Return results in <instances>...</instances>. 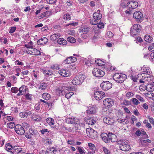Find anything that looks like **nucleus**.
<instances>
[{
  "instance_id": "32",
  "label": "nucleus",
  "mask_w": 154,
  "mask_h": 154,
  "mask_svg": "<svg viewBox=\"0 0 154 154\" xmlns=\"http://www.w3.org/2000/svg\"><path fill=\"white\" fill-rule=\"evenodd\" d=\"M109 142L110 141L112 142L116 141V136L115 134H109Z\"/></svg>"
},
{
  "instance_id": "5",
  "label": "nucleus",
  "mask_w": 154,
  "mask_h": 154,
  "mask_svg": "<svg viewBox=\"0 0 154 154\" xmlns=\"http://www.w3.org/2000/svg\"><path fill=\"white\" fill-rule=\"evenodd\" d=\"M141 26L139 24H134L131 28V34L133 36L137 35L141 30Z\"/></svg>"
},
{
  "instance_id": "12",
  "label": "nucleus",
  "mask_w": 154,
  "mask_h": 154,
  "mask_svg": "<svg viewBox=\"0 0 154 154\" xmlns=\"http://www.w3.org/2000/svg\"><path fill=\"white\" fill-rule=\"evenodd\" d=\"M133 17L137 22H140L143 20L144 18L143 14L140 11L135 12L133 14Z\"/></svg>"
},
{
  "instance_id": "46",
  "label": "nucleus",
  "mask_w": 154,
  "mask_h": 154,
  "mask_svg": "<svg viewBox=\"0 0 154 154\" xmlns=\"http://www.w3.org/2000/svg\"><path fill=\"white\" fill-rule=\"evenodd\" d=\"M134 95V93L131 92H127L126 94V97L128 99L132 97Z\"/></svg>"
},
{
  "instance_id": "22",
  "label": "nucleus",
  "mask_w": 154,
  "mask_h": 154,
  "mask_svg": "<svg viewBox=\"0 0 154 154\" xmlns=\"http://www.w3.org/2000/svg\"><path fill=\"white\" fill-rule=\"evenodd\" d=\"M89 31V28L87 26H84L82 30V32L83 33L82 35V38H86L88 36L87 34V32Z\"/></svg>"
},
{
  "instance_id": "23",
  "label": "nucleus",
  "mask_w": 154,
  "mask_h": 154,
  "mask_svg": "<svg viewBox=\"0 0 154 154\" xmlns=\"http://www.w3.org/2000/svg\"><path fill=\"white\" fill-rule=\"evenodd\" d=\"M100 10H98L97 12L94 13L93 15L94 18L98 20H100L102 17V14L100 13Z\"/></svg>"
},
{
  "instance_id": "55",
  "label": "nucleus",
  "mask_w": 154,
  "mask_h": 154,
  "mask_svg": "<svg viewBox=\"0 0 154 154\" xmlns=\"http://www.w3.org/2000/svg\"><path fill=\"white\" fill-rule=\"evenodd\" d=\"M19 90L18 88L16 87H13L11 88V91L12 92L14 93H17Z\"/></svg>"
},
{
  "instance_id": "20",
  "label": "nucleus",
  "mask_w": 154,
  "mask_h": 154,
  "mask_svg": "<svg viewBox=\"0 0 154 154\" xmlns=\"http://www.w3.org/2000/svg\"><path fill=\"white\" fill-rule=\"evenodd\" d=\"M128 4H129V8L130 9H134L138 6V3L134 1H130L128 2Z\"/></svg>"
},
{
  "instance_id": "43",
  "label": "nucleus",
  "mask_w": 154,
  "mask_h": 154,
  "mask_svg": "<svg viewBox=\"0 0 154 154\" xmlns=\"http://www.w3.org/2000/svg\"><path fill=\"white\" fill-rule=\"evenodd\" d=\"M42 97L46 100H48L50 98V95L49 94L45 93L42 94Z\"/></svg>"
},
{
  "instance_id": "14",
  "label": "nucleus",
  "mask_w": 154,
  "mask_h": 154,
  "mask_svg": "<svg viewBox=\"0 0 154 154\" xmlns=\"http://www.w3.org/2000/svg\"><path fill=\"white\" fill-rule=\"evenodd\" d=\"M105 96V93L102 91H96L94 93V97L97 100H100Z\"/></svg>"
},
{
  "instance_id": "25",
  "label": "nucleus",
  "mask_w": 154,
  "mask_h": 154,
  "mask_svg": "<svg viewBox=\"0 0 154 154\" xmlns=\"http://www.w3.org/2000/svg\"><path fill=\"white\" fill-rule=\"evenodd\" d=\"M31 114L30 111H27L21 112L19 114L20 116L23 118H26L27 117Z\"/></svg>"
},
{
  "instance_id": "26",
  "label": "nucleus",
  "mask_w": 154,
  "mask_h": 154,
  "mask_svg": "<svg viewBox=\"0 0 154 154\" xmlns=\"http://www.w3.org/2000/svg\"><path fill=\"white\" fill-rule=\"evenodd\" d=\"M51 14V11H47L46 12L42 13L41 14L38 16V18L39 19H41L42 18L44 17L47 18Z\"/></svg>"
},
{
  "instance_id": "41",
  "label": "nucleus",
  "mask_w": 154,
  "mask_h": 154,
  "mask_svg": "<svg viewBox=\"0 0 154 154\" xmlns=\"http://www.w3.org/2000/svg\"><path fill=\"white\" fill-rule=\"evenodd\" d=\"M24 46L26 48L30 49V50L34 47L33 43L31 41L28 42L27 44H25Z\"/></svg>"
},
{
  "instance_id": "24",
  "label": "nucleus",
  "mask_w": 154,
  "mask_h": 154,
  "mask_svg": "<svg viewBox=\"0 0 154 154\" xmlns=\"http://www.w3.org/2000/svg\"><path fill=\"white\" fill-rule=\"evenodd\" d=\"M109 134L103 133L101 134V137L103 140L105 142L109 143Z\"/></svg>"
},
{
  "instance_id": "50",
  "label": "nucleus",
  "mask_w": 154,
  "mask_h": 154,
  "mask_svg": "<svg viewBox=\"0 0 154 154\" xmlns=\"http://www.w3.org/2000/svg\"><path fill=\"white\" fill-rule=\"evenodd\" d=\"M149 50L152 52V53H154V44H152L148 47Z\"/></svg>"
},
{
  "instance_id": "45",
  "label": "nucleus",
  "mask_w": 154,
  "mask_h": 154,
  "mask_svg": "<svg viewBox=\"0 0 154 154\" xmlns=\"http://www.w3.org/2000/svg\"><path fill=\"white\" fill-rule=\"evenodd\" d=\"M43 73L46 76H49L52 74V72L49 70H44L43 71Z\"/></svg>"
},
{
  "instance_id": "51",
  "label": "nucleus",
  "mask_w": 154,
  "mask_h": 154,
  "mask_svg": "<svg viewBox=\"0 0 154 154\" xmlns=\"http://www.w3.org/2000/svg\"><path fill=\"white\" fill-rule=\"evenodd\" d=\"M128 2H123L121 3V5L123 8H129V4H128Z\"/></svg>"
},
{
  "instance_id": "58",
  "label": "nucleus",
  "mask_w": 154,
  "mask_h": 154,
  "mask_svg": "<svg viewBox=\"0 0 154 154\" xmlns=\"http://www.w3.org/2000/svg\"><path fill=\"white\" fill-rule=\"evenodd\" d=\"M146 96L149 98H151L154 97V94L152 93H147L146 95Z\"/></svg>"
},
{
  "instance_id": "53",
  "label": "nucleus",
  "mask_w": 154,
  "mask_h": 154,
  "mask_svg": "<svg viewBox=\"0 0 154 154\" xmlns=\"http://www.w3.org/2000/svg\"><path fill=\"white\" fill-rule=\"evenodd\" d=\"M71 57H69L68 58H67L64 61V62L66 63H71L72 62V60H71Z\"/></svg>"
},
{
  "instance_id": "60",
  "label": "nucleus",
  "mask_w": 154,
  "mask_h": 154,
  "mask_svg": "<svg viewBox=\"0 0 154 154\" xmlns=\"http://www.w3.org/2000/svg\"><path fill=\"white\" fill-rule=\"evenodd\" d=\"M139 89L141 91H143L146 89V86L144 85H140L139 87Z\"/></svg>"
},
{
  "instance_id": "6",
  "label": "nucleus",
  "mask_w": 154,
  "mask_h": 154,
  "mask_svg": "<svg viewBox=\"0 0 154 154\" xmlns=\"http://www.w3.org/2000/svg\"><path fill=\"white\" fill-rule=\"evenodd\" d=\"M66 121V122L68 124L74 123L78 124L79 125H82V126L84 125L83 122H82L81 121L79 120L78 119L75 118L73 117L67 118Z\"/></svg>"
},
{
  "instance_id": "44",
  "label": "nucleus",
  "mask_w": 154,
  "mask_h": 154,
  "mask_svg": "<svg viewBox=\"0 0 154 154\" xmlns=\"http://www.w3.org/2000/svg\"><path fill=\"white\" fill-rule=\"evenodd\" d=\"M77 149L80 154H85V151L84 148L81 146H78Z\"/></svg>"
},
{
  "instance_id": "37",
  "label": "nucleus",
  "mask_w": 154,
  "mask_h": 154,
  "mask_svg": "<svg viewBox=\"0 0 154 154\" xmlns=\"http://www.w3.org/2000/svg\"><path fill=\"white\" fill-rule=\"evenodd\" d=\"M58 43L60 45H64L67 43V41L63 38H60L57 40Z\"/></svg>"
},
{
  "instance_id": "34",
  "label": "nucleus",
  "mask_w": 154,
  "mask_h": 154,
  "mask_svg": "<svg viewBox=\"0 0 154 154\" xmlns=\"http://www.w3.org/2000/svg\"><path fill=\"white\" fill-rule=\"evenodd\" d=\"M144 40L148 42H152L153 40L152 37L148 35H145L144 37Z\"/></svg>"
},
{
  "instance_id": "15",
  "label": "nucleus",
  "mask_w": 154,
  "mask_h": 154,
  "mask_svg": "<svg viewBox=\"0 0 154 154\" xmlns=\"http://www.w3.org/2000/svg\"><path fill=\"white\" fill-rule=\"evenodd\" d=\"M103 104L105 106L109 107L113 106L114 102L112 99L107 98L103 100Z\"/></svg>"
},
{
  "instance_id": "30",
  "label": "nucleus",
  "mask_w": 154,
  "mask_h": 154,
  "mask_svg": "<svg viewBox=\"0 0 154 154\" xmlns=\"http://www.w3.org/2000/svg\"><path fill=\"white\" fill-rule=\"evenodd\" d=\"M57 151V150L55 148L52 147L48 148L46 152L47 154H55Z\"/></svg>"
},
{
  "instance_id": "31",
  "label": "nucleus",
  "mask_w": 154,
  "mask_h": 154,
  "mask_svg": "<svg viewBox=\"0 0 154 154\" xmlns=\"http://www.w3.org/2000/svg\"><path fill=\"white\" fill-rule=\"evenodd\" d=\"M26 86H23L20 87L19 89V92L17 94V95L20 96L26 92Z\"/></svg>"
},
{
  "instance_id": "40",
  "label": "nucleus",
  "mask_w": 154,
  "mask_h": 154,
  "mask_svg": "<svg viewBox=\"0 0 154 154\" xmlns=\"http://www.w3.org/2000/svg\"><path fill=\"white\" fill-rule=\"evenodd\" d=\"M47 87V85L45 83H40L39 85L38 88L40 91L45 90Z\"/></svg>"
},
{
  "instance_id": "27",
  "label": "nucleus",
  "mask_w": 154,
  "mask_h": 154,
  "mask_svg": "<svg viewBox=\"0 0 154 154\" xmlns=\"http://www.w3.org/2000/svg\"><path fill=\"white\" fill-rule=\"evenodd\" d=\"M95 63L98 66H102L103 68H105V65L106 63V60L98 59L95 60Z\"/></svg>"
},
{
  "instance_id": "62",
  "label": "nucleus",
  "mask_w": 154,
  "mask_h": 154,
  "mask_svg": "<svg viewBox=\"0 0 154 154\" xmlns=\"http://www.w3.org/2000/svg\"><path fill=\"white\" fill-rule=\"evenodd\" d=\"M52 143V141L50 139H47L45 141V143L46 145H50Z\"/></svg>"
},
{
  "instance_id": "9",
  "label": "nucleus",
  "mask_w": 154,
  "mask_h": 154,
  "mask_svg": "<svg viewBox=\"0 0 154 154\" xmlns=\"http://www.w3.org/2000/svg\"><path fill=\"white\" fill-rule=\"evenodd\" d=\"M92 73L94 76L97 77H102L105 74L103 71L96 68H94L93 69L92 71Z\"/></svg>"
},
{
  "instance_id": "36",
  "label": "nucleus",
  "mask_w": 154,
  "mask_h": 154,
  "mask_svg": "<svg viewBox=\"0 0 154 154\" xmlns=\"http://www.w3.org/2000/svg\"><path fill=\"white\" fill-rule=\"evenodd\" d=\"M72 88L70 90H69V91H65V97L69 99L74 94V93L70 91L72 90Z\"/></svg>"
},
{
  "instance_id": "61",
  "label": "nucleus",
  "mask_w": 154,
  "mask_h": 154,
  "mask_svg": "<svg viewBox=\"0 0 154 154\" xmlns=\"http://www.w3.org/2000/svg\"><path fill=\"white\" fill-rule=\"evenodd\" d=\"M22 150V149L20 147L18 148V149L16 150H13V152L15 154H19L21 152Z\"/></svg>"
},
{
  "instance_id": "33",
  "label": "nucleus",
  "mask_w": 154,
  "mask_h": 154,
  "mask_svg": "<svg viewBox=\"0 0 154 154\" xmlns=\"http://www.w3.org/2000/svg\"><path fill=\"white\" fill-rule=\"evenodd\" d=\"M32 119V120L34 122H39L42 119L40 116L36 114H33Z\"/></svg>"
},
{
  "instance_id": "2",
  "label": "nucleus",
  "mask_w": 154,
  "mask_h": 154,
  "mask_svg": "<svg viewBox=\"0 0 154 154\" xmlns=\"http://www.w3.org/2000/svg\"><path fill=\"white\" fill-rule=\"evenodd\" d=\"M126 78L127 76L125 74L119 73L115 74L113 76V80L119 83L123 82Z\"/></svg>"
},
{
  "instance_id": "39",
  "label": "nucleus",
  "mask_w": 154,
  "mask_h": 154,
  "mask_svg": "<svg viewBox=\"0 0 154 154\" xmlns=\"http://www.w3.org/2000/svg\"><path fill=\"white\" fill-rule=\"evenodd\" d=\"M29 131L30 134L35 137H37L39 135L38 133L35 130L31 129H29Z\"/></svg>"
},
{
  "instance_id": "54",
  "label": "nucleus",
  "mask_w": 154,
  "mask_h": 154,
  "mask_svg": "<svg viewBox=\"0 0 154 154\" xmlns=\"http://www.w3.org/2000/svg\"><path fill=\"white\" fill-rule=\"evenodd\" d=\"M63 18L64 20H69L70 19V16L69 14H66L63 16Z\"/></svg>"
},
{
  "instance_id": "11",
  "label": "nucleus",
  "mask_w": 154,
  "mask_h": 154,
  "mask_svg": "<svg viewBox=\"0 0 154 154\" xmlns=\"http://www.w3.org/2000/svg\"><path fill=\"white\" fill-rule=\"evenodd\" d=\"M46 121L48 124L54 129L58 130L59 128V125L58 123L55 124L54 125V119L51 118H48L46 119Z\"/></svg>"
},
{
  "instance_id": "3",
  "label": "nucleus",
  "mask_w": 154,
  "mask_h": 154,
  "mask_svg": "<svg viewBox=\"0 0 154 154\" xmlns=\"http://www.w3.org/2000/svg\"><path fill=\"white\" fill-rule=\"evenodd\" d=\"M140 79V83H145L146 82H149L152 81L153 79V76L152 74L150 75H142L141 74H138V79Z\"/></svg>"
},
{
  "instance_id": "28",
  "label": "nucleus",
  "mask_w": 154,
  "mask_h": 154,
  "mask_svg": "<svg viewBox=\"0 0 154 154\" xmlns=\"http://www.w3.org/2000/svg\"><path fill=\"white\" fill-rule=\"evenodd\" d=\"M103 121L105 123L110 125H112L114 122V120L109 117H104L103 119Z\"/></svg>"
},
{
  "instance_id": "35",
  "label": "nucleus",
  "mask_w": 154,
  "mask_h": 154,
  "mask_svg": "<svg viewBox=\"0 0 154 154\" xmlns=\"http://www.w3.org/2000/svg\"><path fill=\"white\" fill-rule=\"evenodd\" d=\"M146 88L148 91L152 92L154 90V85L152 84H148L146 86Z\"/></svg>"
},
{
  "instance_id": "29",
  "label": "nucleus",
  "mask_w": 154,
  "mask_h": 154,
  "mask_svg": "<svg viewBox=\"0 0 154 154\" xmlns=\"http://www.w3.org/2000/svg\"><path fill=\"white\" fill-rule=\"evenodd\" d=\"M48 40L47 38L46 37L43 38L37 41V44L38 45H45L48 42Z\"/></svg>"
},
{
  "instance_id": "64",
  "label": "nucleus",
  "mask_w": 154,
  "mask_h": 154,
  "mask_svg": "<svg viewBox=\"0 0 154 154\" xmlns=\"http://www.w3.org/2000/svg\"><path fill=\"white\" fill-rule=\"evenodd\" d=\"M67 143L68 144L74 146L75 145V142L74 140H69L68 141Z\"/></svg>"
},
{
  "instance_id": "38",
  "label": "nucleus",
  "mask_w": 154,
  "mask_h": 154,
  "mask_svg": "<svg viewBox=\"0 0 154 154\" xmlns=\"http://www.w3.org/2000/svg\"><path fill=\"white\" fill-rule=\"evenodd\" d=\"M60 36V34L59 33H55L52 35L50 37V38L51 40H55L59 38Z\"/></svg>"
},
{
  "instance_id": "16",
  "label": "nucleus",
  "mask_w": 154,
  "mask_h": 154,
  "mask_svg": "<svg viewBox=\"0 0 154 154\" xmlns=\"http://www.w3.org/2000/svg\"><path fill=\"white\" fill-rule=\"evenodd\" d=\"M58 73L61 76L64 77H67L70 75L69 71L67 69H63L58 71Z\"/></svg>"
},
{
  "instance_id": "10",
  "label": "nucleus",
  "mask_w": 154,
  "mask_h": 154,
  "mask_svg": "<svg viewBox=\"0 0 154 154\" xmlns=\"http://www.w3.org/2000/svg\"><path fill=\"white\" fill-rule=\"evenodd\" d=\"M100 86L103 90L107 91L112 87V84L108 81H104L101 83Z\"/></svg>"
},
{
  "instance_id": "63",
  "label": "nucleus",
  "mask_w": 154,
  "mask_h": 154,
  "mask_svg": "<svg viewBox=\"0 0 154 154\" xmlns=\"http://www.w3.org/2000/svg\"><path fill=\"white\" fill-rule=\"evenodd\" d=\"M131 124H134V122L137 120V119L135 116L134 115H132L131 117Z\"/></svg>"
},
{
  "instance_id": "57",
  "label": "nucleus",
  "mask_w": 154,
  "mask_h": 154,
  "mask_svg": "<svg viewBox=\"0 0 154 154\" xmlns=\"http://www.w3.org/2000/svg\"><path fill=\"white\" fill-rule=\"evenodd\" d=\"M98 20L94 18L90 20V23L92 25H96L98 23Z\"/></svg>"
},
{
  "instance_id": "7",
  "label": "nucleus",
  "mask_w": 154,
  "mask_h": 154,
  "mask_svg": "<svg viewBox=\"0 0 154 154\" xmlns=\"http://www.w3.org/2000/svg\"><path fill=\"white\" fill-rule=\"evenodd\" d=\"M72 88V87L70 86L66 87L65 86H63L62 87L61 89L60 88H58L56 90V94L57 95H64L65 94L66 91H69V90H70Z\"/></svg>"
},
{
  "instance_id": "56",
  "label": "nucleus",
  "mask_w": 154,
  "mask_h": 154,
  "mask_svg": "<svg viewBox=\"0 0 154 154\" xmlns=\"http://www.w3.org/2000/svg\"><path fill=\"white\" fill-rule=\"evenodd\" d=\"M135 97L137 98V100L138 99L141 102L144 101V100L143 99V98L141 96L139 95H136L135 96Z\"/></svg>"
},
{
  "instance_id": "47",
  "label": "nucleus",
  "mask_w": 154,
  "mask_h": 154,
  "mask_svg": "<svg viewBox=\"0 0 154 154\" xmlns=\"http://www.w3.org/2000/svg\"><path fill=\"white\" fill-rule=\"evenodd\" d=\"M67 40L71 43H74L76 42V39L73 37H69L67 39Z\"/></svg>"
},
{
  "instance_id": "21",
  "label": "nucleus",
  "mask_w": 154,
  "mask_h": 154,
  "mask_svg": "<svg viewBox=\"0 0 154 154\" xmlns=\"http://www.w3.org/2000/svg\"><path fill=\"white\" fill-rule=\"evenodd\" d=\"M98 119L96 117H92L89 118L86 121V123L89 125H93L95 124Z\"/></svg>"
},
{
  "instance_id": "8",
  "label": "nucleus",
  "mask_w": 154,
  "mask_h": 154,
  "mask_svg": "<svg viewBox=\"0 0 154 154\" xmlns=\"http://www.w3.org/2000/svg\"><path fill=\"white\" fill-rule=\"evenodd\" d=\"M87 136L91 138H94L97 136V132L91 128H88L86 130Z\"/></svg>"
},
{
  "instance_id": "13",
  "label": "nucleus",
  "mask_w": 154,
  "mask_h": 154,
  "mask_svg": "<svg viewBox=\"0 0 154 154\" xmlns=\"http://www.w3.org/2000/svg\"><path fill=\"white\" fill-rule=\"evenodd\" d=\"M15 130L16 133L20 135L24 134L25 131L23 127L20 125H16L15 127Z\"/></svg>"
},
{
  "instance_id": "1",
  "label": "nucleus",
  "mask_w": 154,
  "mask_h": 154,
  "mask_svg": "<svg viewBox=\"0 0 154 154\" xmlns=\"http://www.w3.org/2000/svg\"><path fill=\"white\" fill-rule=\"evenodd\" d=\"M85 78L84 75H79L74 77L72 81V83L74 85H79L84 81Z\"/></svg>"
},
{
  "instance_id": "59",
  "label": "nucleus",
  "mask_w": 154,
  "mask_h": 154,
  "mask_svg": "<svg viewBox=\"0 0 154 154\" xmlns=\"http://www.w3.org/2000/svg\"><path fill=\"white\" fill-rule=\"evenodd\" d=\"M103 150L106 154H110V151L106 147H103Z\"/></svg>"
},
{
  "instance_id": "48",
  "label": "nucleus",
  "mask_w": 154,
  "mask_h": 154,
  "mask_svg": "<svg viewBox=\"0 0 154 154\" xmlns=\"http://www.w3.org/2000/svg\"><path fill=\"white\" fill-rule=\"evenodd\" d=\"M17 28L16 26H13L10 27L9 29V32L10 33H13L16 30Z\"/></svg>"
},
{
  "instance_id": "17",
  "label": "nucleus",
  "mask_w": 154,
  "mask_h": 154,
  "mask_svg": "<svg viewBox=\"0 0 154 154\" xmlns=\"http://www.w3.org/2000/svg\"><path fill=\"white\" fill-rule=\"evenodd\" d=\"M26 52L28 54L32 55H38L41 54V52L33 48L30 50H27Z\"/></svg>"
},
{
  "instance_id": "19",
  "label": "nucleus",
  "mask_w": 154,
  "mask_h": 154,
  "mask_svg": "<svg viewBox=\"0 0 154 154\" xmlns=\"http://www.w3.org/2000/svg\"><path fill=\"white\" fill-rule=\"evenodd\" d=\"M96 107L95 106L93 105L89 106L87 110L88 114H94L96 112Z\"/></svg>"
},
{
  "instance_id": "4",
  "label": "nucleus",
  "mask_w": 154,
  "mask_h": 154,
  "mask_svg": "<svg viewBox=\"0 0 154 154\" xmlns=\"http://www.w3.org/2000/svg\"><path fill=\"white\" fill-rule=\"evenodd\" d=\"M129 141L128 140H122L119 142L120 148L121 150L123 151H127L130 149L128 145Z\"/></svg>"
},
{
  "instance_id": "42",
  "label": "nucleus",
  "mask_w": 154,
  "mask_h": 154,
  "mask_svg": "<svg viewBox=\"0 0 154 154\" xmlns=\"http://www.w3.org/2000/svg\"><path fill=\"white\" fill-rule=\"evenodd\" d=\"M13 149L11 145L9 143L6 144L5 146V149L8 151L12 150Z\"/></svg>"
},
{
  "instance_id": "52",
  "label": "nucleus",
  "mask_w": 154,
  "mask_h": 154,
  "mask_svg": "<svg viewBox=\"0 0 154 154\" xmlns=\"http://www.w3.org/2000/svg\"><path fill=\"white\" fill-rule=\"evenodd\" d=\"M7 125L10 128H12L15 126V124L14 122H11L9 123H8Z\"/></svg>"
},
{
  "instance_id": "49",
  "label": "nucleus",
  "mask_w": 154,
  "mask_h": 154,
  "mask_svg": "<svg viewBox=\"0 0 154 154\" xmlns=\"http://www.w3.org/2000/svg\"><path fill=\"white\" fill-rule=\"evenodd\" d=\"M133 104L135 105H137L140 104V102L136 98H132L131 99Z\"/></svg>"
},
{
  "instance_id": "18",
  "label": "nucleus",
  "mask_w": 154,
  "mask_h": 154,
  "mask_svg": "<svg viewBox=\"0 0 154 154\" xmlns=\"http://www.w3.org/2000/svg\"><path fill=\"white\" fill-rule=\"evenodd\" d=\"M142 74L143 75H150L152 74V72L151 70V69L149 66H144L142 69Z\"/></svg>"
}]
</instances>
